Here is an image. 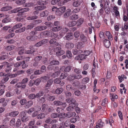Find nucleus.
<instances>
[{"mask_svg": "<svg viewBox=\"0 0 128 128\" xmlns=\"http://www.w3.org/2000/svg\"><path fill=\"white\" fill-rule=\"evenodd\" d=\"M52 31H52L49 30L48 31L46 30L42 32L41 34V35H43L44 36H54V38H57L58 36V34H55Z\"/></svg>", "mask_w": 128, "mask_h": 128, "instance_id": "f257e3e1", "label": "nucleus"}, {"mask_svg": "<svg viewBox=\"0 0 128 128\" xmlns=\"http://www.w3.org/2000/svg\"><path fill=\"white\" fill-rule=\"evenodd\" d=\"M27 113L26 111L25 110L22 112L20 114V116L22 117V121L23 122H26L29 120L28 117L26 115Z\"/></svg>", "mask_w": 128, "mask_h": 128, "instance_id": "f03ea898", "label": "nucleus"}, {"mask_svg": "<svg viewBox=\"0 0 128 128\" xmlns=\"http://www.w3.org/2000/svg\"><path fill=\"white\" fill-rule=\"evenodd\" d=\"M26 8H14L13 10H11L12 13H16L18 12V16H20L23 14ZM29 10V8H27Z\"/></svg>", "mask_w": 128, "mask_h": 128, "instance_id": "7ed1b4c3", "label": "nucleus"}, {"mask_svg": "<svg viewBox=\"0 0 128 128\" xmlns=\"http://www.w3.org/2000/svg\"><path fill=\"white\" fill-rule=\"evenodd\" d=\"M55 52H56V55L58 56L63 55L65 53V52L61 50L60 47H57L55 50Z\"/></svg>", "mask_w": 128, "mask_h": 128, "instance_id": "20e7f679", "label": "nucleus"}, {"mask_svg": "<svg viewBox=\"0 0 128 128\" xmlns=\"http://www.w3.org/2000/svg\"><path fill=\"white\" fill-rule=\"evenodd\" d=\"M68 29L66 28H63L60 32V35H58L57 38H60L62 37L67 32Z\"/></svg>", "mask_w": 128, "mask_h": 128, "instance_id": "39448f33", "label": "nucleus"}, {"mask_svg": "<svg viewBox=\"0 0 128 128\" xmlns=\"http://www.w3.org/2000/svg\"><path fill=\"white\" fill-rule=\"evenodd\" d=\"M37 4L38 5V7L40 8H46V2L39 0L37 2Z\"/></svg>", "mask_w": 128, "mask_h": 128, "instance_id": "423d86ee", "label": "nucleus"}, {"mask_svg": "<svg viewBox=\"0 0 128 128\" xmlns=\"http://www.w3.org/2000/svg\"><path fill=\"white\" fill-rule=\"evenodd\" d=\"M54 104L56 106L61 105V106L64 108H65L66 106V104L65 102L63 103L58 100L55 101L54 102Z\"/></svg>", "mask_w": 128, "mask_h": 128, "instance_id": "0eeeda50", "label": "nucleus"}, {"mask_svg": "<svg viewBox=\"0 0 128 128\" xmlns=\"http://www.w3.org/2000/svg\"><path fill=\"white\" fill-rule=\"evenodd\" d=\"M53 82V80L52 79L48 80L45 85V89L48 91H49L50 88V86L52 85Z\"/></svg>", "mask_w": 128, "mask_h": 128, "instance_id": "6e6552de", "label": "nucleus"}, {"mask_svg": "<svg viewBox=\"0 0 128 128\" xmlns=\"http://www.w3.org/2000/svg\"><path fill=\"white\" fill-rule=\"evenodd\" d=\"M71 67L70 66H68L66 67L64 66L61 67L60 70L62 71H64L66 72H68L70 70Z\"/></svg>", "mask_w": 128, "mask_h": 128, "instance_id": "1a4fd4ad", "label": "nucleus"}, {"mask_svg": "<svg viewBox=\"0 0 128 128\" xmlns=\"http://www.w3.org/2000/svg\"><path fill=\"white\" fill-rule=\"evenodd\" d=\"M55 70V72L52 75V76L53 77L58 76L60 73L59 68L58 67H56Z\"/></svg>", "mask_w": 128, "mask_h": 128, "instance_id": "9d476101", "label": "nucleus"}, {"mask_svg": "<svg viewBox=\"0 0 128 128\" xmlns=\"http://www.w3.org/2000/svg\"><path fill=\"white\" fill-rule=\"evenodd\" d=\"M56 14L60 15L63 13L65 10V8H56Z\"/></svg>", "mask_w": 128, "mask_h": 128, "instance_id": "9b49d317", "label": "nucleus"}, {"mask_svg": "<svg viewBox=\"0 0 128 128\" xmlns=\"http://www.w3.org/2000/svg\"><path fill=\"white\" fill-rule=\"evenodd\" d=\"M40 37V36H36L33 35L32 36H28L26 38L29 40L34 41L36 40L38 38H39Z\"/></svg>", "mask_w": 128, "mask_h": 128, "instance_id": "f8f14e48", "label": "nucleus"}, {"mask_svg": "<svg viewBox=\"0 0 128 128\" xmlns=\"http://www.w3.org/2000/svg\"><path fill=\"white\" fill-rule=\"evenodd\" d=\"M63 91V88H57L55 90H53L52 91V92L54 94H60L62 93Z\"/></svg>", "mask_w": 128, "mask_h": 128, "instance_id": "ddd939ff", "label": "nucleus"}, {"mask_svg": "<svg viewBox=\"0 0 128 128\" xmlns=\"http://www.w3.org/2000/svg\"><path fill=\"white\" fill-rule=\"evenodd\" d=\"M66 101L68 103H70V104H76V100L73 98H69L66 99Z\"/></svg>", "mask_w": 128, "mask_h": 128, "instance_id": "4468645a", "label": "nucleus"}, {"mask_svg": "<svg viewBox=\"0 0 128 128\" xmlns=\"http://www.w3.org/2000/svg\"><path fill=\"white\" fill-rule=\"evenodd\" d=\"M73 38V36L72 33H70L68 34L64 37V39L69 40L72 39Z\"/></svg>", "mask_w": 128, "mask_h": 128, "instance_id": "2eb2a0df", "label": "nucleus"}, {"mask_svg": "<svg viewBox=\"0 0 128 128\" xmlns=\"http://www.w3.org/2000/svg\"><path fill=\"white\" fill-rule=\"evenodd\" d=\"M4 65H6L7 68L6 70V72H9L12 69L10 67L11 65L8 64V63L6 62H4Z\"/></svg>", "mask_w": 128, "mask_h": 128, "instance_id": "dca6fc26", "label": "nucleus"}, {"mask_svg": "<svg viewBox=\"0 0 128 128\" xmlns=\"http://www.w3.org/2000/svg\"><path fill=\"white\" fill-rule=\"evenodd\" d=\"M125 10H124V17L123 18V20L125 22L128 21V10L127 9L126 10V11H127V13L126 12V13L125 12Z\"/></svg>", "mask_w": 128, "mask_h": 128, "instance_id": "f3484780", "label": "nucleus"}, {"mask_svg": "<svg viewBox=\"0 0 128 128\" xmlns=\"http://www.w3.org/2000/svg\"><path fill=\"white\" fill-rule=\"evenodd\" d=\"M75 105L76 104H70L69 106L66 108V110L68 111H73L74 109Z\"/></svg>", "mask_w": 128, "mask_h": 128, "instance_id": "a211bd4d", "label": "nucleus"}, {"mask_svg": "<svg viewBox=\"0 0 128 128\" xmlns=\"http://www.w3.org/2000/svg\"><path fill=\"white\" fill-rule=\"evenodd\" d=\"M47 28L45 26H39L35 28V30L38 31H41L46 30Z\"/></svg>", "mask_w": 128, "mask_h": 128, "instance_id": "6ab92c4d", "label": "nucleus"}, {"mask_svg": "<svg viewBox=\"0 0 128 128\" xmlns=\"http://www.w3.org/2000/svg\"><path fill=\"white\" fill-rule=\"evenodd\" d=\"M118 8H112V9L111 10L112 12H114L117 18L118 17H119L120 16L118 10Z\"/></svg>", "mask_w": 128, "mask_h": 128, "instance_id": "aec40b11", "label": "nucleus"}, {"mask_svg": "<svg viewBox=\"0 0 128 128\" xmlns=\"http://www.w3.org/2000/svg\"><path fill=\"white\" fill-rule=\"evenodd\" d=\"M80 0H74L72 4L73 6L76 7L79 6L80 3Z\"/></svg>", "mask_w": 128, "mask_h": 128, "instance_id": "412c9836", "label": "nucleus"}, {"mask_svg": "<svg viewBox=\"0 0 128 128\" xmlns=\"http://www.w3.org/2000/svg\"><path fill=\"white\" fill-rule=\"evenodd\" d=\"M97 83V80L96 79L94 80V92H95L96 93H98L99 92V90L98 89H96V85Z\"/></svg>", "mask_w": 128, "mask_h": 128, "instance_id": "4be33fe9", "label": "nucleus"}, {"mask_svg": "<svg viewBox=\"0 0 128 128\" xmlns=\"http://www.w3.org/2000/svg\"><path fill=\"white\" fill-rule=\"evenodd\" d=\"M76 114L74 112H68L67 113V117L70 118L72 116H76Z\"/></svg>", "mask_w": 128, "mask_h": 128, "instance_id": "5701e85b", "label": "nucleus"}, {"mask_svg": "<svg viewBox=\"0 0 128 128\" xmlns=\"http://www.w3.org/2000/svg\"><path fill=\"white\" fill-rule=\"evenodd\" d=\"M110 99L112 101H114L115 99H116L118 98V96L115 94H110Z\"/></svg>", "mask_w": 128, "mask_h": 128, "instance_id": "b1692460", "label": "nucleus"}, {"mask_svg": "<svg viewBox=\"0 0 128 128\" xmlns=\"http://www.w3.org/2000/svg\"><path fill=\"white\" fill-rule=\"evenodd\" d=\"M19 112L18 111H14L10 113L9 114L10 116L13 117H15L17 116L19 114Z\"/></svg>", "mask_w": 128, "mask_h": 128, "instance_id": "393cba45", "label": "nucleus"}, {"mask_svg": "<svg viewBox=\"0 0 128 128\" xmlns=\"http://www.w3.org/2000/svg\"><path fill=\"white\" fill-rule=\"evenodd\" d=\"M62 26H58L56 27H54L52 29V30L53 32H56L59 30L62 29Z\"/></svg>", "mask_w": 128, "mask_h": 128, "instance_id": "a878e982", "label": "nucleus"}, {"mask_svg": "<svg viewBox=\"0 0 128 128\" xmlns=\"http://www.w3.org/2000/svg\"><path fill=\"white\" fill-rule=\"evenodd\" d=\"M79 117L78 116H77L75 118H72L70 119V122L72 123H74L77 121L79 120Z\"/></svg>", "mask_w": 128, "mask_h": 128, "instance_id": "bb28decb", "label": "nucleus"}, {"mask_svg": "<svg viewBox=\"0 0 128 128\" xmlns=\"http://www.w3.org/2000/svg\"><path fill=\"white\" fill-rule=\"evenodd\" d=\"M104 44L105 46L107 48H108L110 44V42L106 39L104 40Z\"/></svg>", "mask_w": 128, "mask_h": 128, "instance_id": "cd10ccee", "label": "nucleus"}, {"mask_svg": "<svg viewBox=\"0 0 128 128\" xmlns=\"http://www.w3.org/2000/svg\"><path fill=\"white\" fill-rule=\"evenodd\" d=\"M84 19L82 18L79 19L76 22V24L78 26H80L83 24L84 22Z\"/></svg>", "mask_w": 128, "mask_h": 128, "instance_id": "c85d7f7f", "label": "nucleus"}, {"mask_svg": "<svg viewBox=\"0 0 128 128\" xmlns=\"http://www.w3.org/2000/svg\"><path fill=\"white\" fill-rule=\"evenodd\" d=\"M104 56L106 60H108L110 58V54L108 52H104Z\"/></svg>", "mask_w": 128, "mask_h": 128, "instance_id": "c756f323", "label": "nucleus"}, {"mask_svg": "<svg viewBox=\"0 0 128 128\" xmlns=\"http://www.w3.org/2000/svg\"><path fill=\"white\" fill-rule=\"evenodd\" d=\"M105 34L109 40H112V36L109 32L106 31L105 33Z\"/></svg>", "mask_w": 128, "mask_h": 128, "instance_id": "7c9ffc66", "label": "nucleus"}, {"mask_svg": "<svg viewBox=\"0 0 128 128\" xmlns=\"http://www.w3.org/2000/svg\"><path fill=\"white\" fill-rule=\"evenodd\" d=\"M26 2L25 0H17L15 2V3L18 5H22L25 3Z\"/></svg>", "mask_w": 128, "mask_h": 128, "instance_id": "2f4dec72", "label": "nucleus"}, {"mask_svg": "<svg viewBox=\"0 0 128 128\" xmlns=\"http://www.w3.org/2000/svg\"><path fill=\"white\" fill-rule=\"evenodd\" d=\"M71 14V10L70 8H68L66 10V12L64 15V16L65 18H66L69 16Z\"/></svg>", "mask_w": 128, "mask_h": 128, "instance_id": "473e14b6", "label": "nucleus"}, {"mask_svg": "<svg viewBox=\"0 0 128 128\" xmlns=\"http://www.w3.org/2000/svg\"><path fill=\"white\" fill-rule=\"evenodd\" d=\"M58 61L55 60H53L52 58H51L50 64L53 65H57L59 64Z\"/></svg>", "mask_w": 128, "mask_h": 128, "instance_id": "72a5a7b5", "label": "nucleus"}, {"mask_svg": "<svg viewBox=\"0 0 128 128\" xmlns=\"http://www.w3.org/2000/svg\"><path fill=\"white\" fill-rule=\"evenodd\" d=\"M51 59L48 60L46 58H44L43 62L45 64H50Z\"/></svg>", "mask_w": 128, "mask_h": 128, "instance_id": "f704fd0d", "label": "nucleus"}, {"mask_svg": "<svg viewBox=\"0 0 128 128\" xmlns=\"http://www.w3.org/2000/svg\"><path fill=\"white\" fill-rule=\"evenodd\" d=\"M106 121L107 124L110 123V125L112 126V123L114 122V121L113 120V118L112 117H110L109 120H106Z\"/></svg>", "mask_w": 128, "mask_h": 128, "instance_id": "c9c22d12", "label": "nucleus"}, {"mask_svg": "<svg viewBox=\"0 0 128 128\" xmlns=\"http://www.w3.org/2000/svg\"><path fill=\"white\" fill-rule=\"evenodd\" d=\"M66 46L68 48H72L74 47V45L72 43L68 42L66 43Z\"/></svg>", "mask_w": 128, "mask_h": 128, "instance_id": "e433bc0d", "label": "nucleus"}, {"mask_svg": "<svg viewBox=\"0 0 128 128\" xmlns=\"http://www.w3.org/2000/svg\"><path fill=\"white\" fill-rule=\"evenodd\" d=\"M76 24V22L75 21H71L69 22L68 25L70 27L74 26H75Z\"/></svg>", "mask_w": 128, "mask_h": 128, "instance_id": "4c0bfd02", "label": "nucleus"}, {"mask_svg": "<svg viewBox=\"0 0 128 128\" xmlns=\"http://www.w3.org/2000/svg\"><path fill=\"white\" fill-rule=\"evenodd\" d=\"M16 120L14 118H13L11 120L10 125L11 128H13L14 126Z\"/></svg>", "mask_w": 128, "mask_h": 128, "instance_id": "58836bf2", "label": "nucleus"}, {"mask_svg": "<svg viewBox=\"0 0 128 128\" xmlns=\"http://www.w3.org/2000/svg\"><path fill=\"white\" fill-rule=\"evenodd\" d=\"M18 49L19 50L18 52V54H22L24 53L25 52V50L24 48L21 47H19L18 48Z\"/></svg>", "mask_w": 128, "mask_h": 128, "instance_id": "ea45409f", "label": "nucleus"}, {"mask_svg": "<svg viewBox=\"0 0 128 128\" xmlns=\"http://www.w3.org/2000/svg\"><path fill=\"white\" fill-rule=\"evenodd\" d=\"M84 46V43L79 42L77 45V48L78 49H80L83 47Z\"/></svg>", "mask_w": 128, "mask_h": 128, "instance_id": "a19ab883", "label": "nucleus"}, {"mask_svg": "<svg viewBox=\"0 0 128 128\" xmlns=\"http://www.w3.org/2000/svg\"><path fill=\"white\" fill-rule=\"evenodd\" d=\"M67 117V113L66 114L64 113H62L59 114V118L60 119L62 118H64Z\"/></svg>", "mask_w": 128, "mask_h": 128, "instance_id": "79ce46f5", "label": "nucleus"}, {"mask_svg": "<svg viewBox=\"0 0 128 128\" xmlns=\"http://www.w3.org/2000/svg\"><path fill=\"white\" fill-rule=\"evenodd\" d=\"M70 19L72 20H76L78 18V16L76 14H74L72 15L70 17Z\"/></svg>", "mask_w": 128, "mask_h": 128, "instance_id": "37998d69", "label": "nucleus"}, {"mask_svg": "<svg viewBox=\"0 0 128 128\" xmlns=\"http://www.w3.org/2000/svg\"><path fill=\"white\" fill-rule=\"evenodd\" d=\"M45 114H44L41 113L38 114L37 118L38 119H41L45 117Z\"/></svg>", "mask_w": 128, "mask_h": 128, "instance_id": "c03bdc74", "label": "nucleus"}, {"mask_svg": "<svg viewBox=\"0 0 128 128\" xmlns=\"http://www.w3.org/2000/svg\"><path fill=\"white\" fill-rule=\"evenodd\" d=\"M66 54V56L68 58H70L72 57V55L71 52L69 50L67 51Z\"/></svg>", "mask_w": 128, "mask_h": 128, "instance_id": "a18cd8bd", "label": "nucleus"}, {"mask_svg": "<svg viewBox=\"0 0 128 128\" xmlns=\"http://www.w3.org/2000/svg\"><path fill=\"white\" fill-rule=\"evenodd\" d=\"M56 40L54 39H52L50 40L49 42L51 44H52L55 43V44L56 46H58L59 44L58 42H56Z\"/></svg>", "mask_w": 128, "mask_h": 128, "instance_id": "49530a36", "label": "nucleus"}, {"mask_svg": "<svg viewBox=\"0 0 128 128\" xmlns=\"http://www.w3.org/2000/svg\"><path fill=\"white\" fill-rule=\"evenodd\" d=\"M21 124V122L20 119L19 118L17 120V121L16 122V126L18 127H19V126H20Z\"/></svg>", "mask_w": 128, "mask_h": 128, "instance_id": "de8ad7c7", "label": "nucleus"}, {"mask_svg": "<svg viewBox=\"0 0 128 128\" xmlns=\"http://www.w3.org/2000/svg\"><path fill=\"white\" fill-rule=\"evenodd\" d=\"M48 12L47 11L43 12H42L40 14V16L41 17H44L45 16H46L48 14Z\"/></svg>", "mask_w": 128, "mask_h": 128, "instance_id": "09e8293b", "label": "nucleus"}, {"mask_svg": "<svg viewBox=\"0 0 128 128\" xmlns=\"http://www.w3.org/2000/svg\"><path fill=\"white\" fill-rule=\"evenodd\" d=\"M108 99L107 98H106L102 101V104L103 106H105L108 102Z\"/></svg>", "mask_w": 128, "mask_h": 128, "instance_id": "8fccbe9b", "label": "nucleus"}, {"mask_svg": "<svg viewBox=\"0 0 128 128\" xmlns=\"http://www.w3.org/2000/svg\"><path fill=\"white\" fill-rule=\"evenodd\" d=\"M82 51L80 50H79V51L78 50L76 49H75L73 50V54L74 55H76L77 54L80 53H82Z\"/></svg>", "mask_w": 128, "mask_h": 128, "instance_id": "3c124183", "label": "nucleus"}, {"mask_svg": "<svg viewBox=\"0 0 128 128\" xmlns=\"http://www.w3.org/2000/svg\"><path fill=\"white\" fill-rule=\"evenodd\" d=\"M15 48V46L12 45L7 46L6 49L8 50H10L14 49Z\"/></svg>", "mask_w": 128, "mask_h": 128, "instance_id": "603ef678", "label": "nucleus"}, {"mask_svg": "<svg viewBox=\"0 0 128 128\" xmlns=\"http://www.w3.org/2000/svg\"><path fill=\"white\" fill-rule=\"evenodd\" d=\"M67 78L68 80L70 81H72L75 79L74 74H72L69 76Z\"/></svg>", "mask_w": 128, "mask_h": 128, "instance_id": "864d4df0", "label": "nucleus"}, {"mask_svg": "<svg viewBox=\"0 0 128 128\" xmlns=\"http://www.w3.org/2000/svg\"><path fill=\"white\" fill-rule=\"evenodd\" d=\"M67 76V74L66 73H63L61 74L60 76V78L61 79L65 78Z\"/></svg>", "mask_w": 128, "mask_h": 128, "instance_id": "5fc2aeb1", "label": "nucleus"}, {"mask_svg": "<svg viewBox=\"0 0 128 128\" xmlns=\"http://www.w3.org/2000/svg\"><path fill=\"white\" fill-rule=\"evenodd\" d=\"M22 26V24H18L15 25L13 27V29H15L16 28H18Z\"/></svg>", "mask_w": 128, "mask_h": 128, "instance_id": "6e6d98bb", "label": "nucleus"}, {"mask_svg": "<svg viewBox=\"0 0 128 128\" xmlns=\"http://www.w3.org/2000/svg\"><path fill=\"white\" fill-rule=\"evenodd\" d=\"M34 5V4L32 2H29L26 3L25 5V7H32Z\"/></svg>", "mask_w": 128, "mask_h": 128, "instance_id": "4d7b16f0", "label": "nucleus"}, {"mask_svg": "<svg viewBox=\"0 0 128 128\" xmlns=\"http://www.w3.org/2000/svg\"><path fill=\"white\" fill-rule=\"evenodd\" d=\"M120 26V24H115L114 25V29L115 31H118L119 30V26Z\"/></svg>", "mask_w": 128, "mask_h": 128, "instance_id": "13d9d810", "label": "nucleus"}, {"mask_svg": "<svg viewBox=\"0 0 128 128\" xmlns=\"http://www.w3.org/2000/svg\"><path fill=\"white\" fill-rule=\"evenodd\" d=\"M66 89L68 90H74L75 88L74 87H72V86L70 85H68L66 86Z\"/></svg>", "mask_w": 128, "mask_h": 128, "instance_id": "bf43d9fd", "label": "nucleus"}, {"mask_svg": "<svg viewBox=\"0 0 128 128\" xmlns=\"http://www.w3.org/2000/svg\"><path fill=\"white\" fill-rule=\"evenodd\" d=\"M59 114L57 113H53L51 114V117L52 118H55L57 117L59 118Z\"/></svg>", "mask_w": 128, "mask_h": 128, "instance_id": "052dcab7", "label": "nucleus"}, {"mask_svg": "<svg viewBox=\"0 0 128 128\" xmlns=\"http://www.w3.org/2000/svg\"><path fill=\"white\" fill-rule=\"evenodd\" d=\"M41 82V80L39 78H38L36 79L34 82V84L36 85H38Z\"/></svg>", "mask_w": 128, "mask_h": 128, "instance_id": "680f3d73", "label": "nucleus"}, {"mask_svg": "<svg viewBox=\"0 0 128 128\" xmlns=\"http://www.w3.org/2000/svg\"><path fill=\"white\" fill-rule=\"evenodd\" d=\"M10 21V19L9 18H7L3 20L2 22L3 23H7Z\"/></svg>", "mask_w": 128, "mask_h": 128, "instance_id": "e2e57ef3", "label": "nucleus"}, {"mask_svg": "<svg viewBox=\"0 0 128 128\" xmlns=\"http://www.w3.org/2000/svg\"><path fill=\"white\" fill-rule=\"evenodd\" d=\"M124 74H122L121 76H118V79L119 80L120 82H121L124 80Z\"/></svg>", "mask_w": 128, "mask_h": 128, "instance_id": "0e129e2a", "label": "nucleus"}, {"mask_svg": "<svg viewBox=\"0 0 128 128\" xmlns=\"http://www.w3.org/2000/svg\"><path fill=\"white\" fill-rule=\"evenodd\" d=\"M36 97V95L34 94H31L28 96V98L31 99H33Z\"/></svg>", "mask_w": 128, "mask_h": 128, "instance_id": "69168bd1", "label": "nucleus"}, {"mask_svg": "<svg viewBox=\"0 0 128 128\" xmlns=\"http://www.w3.org/2000/svg\"><path fill=\"white\" fill-rule=\"evenodd\" d=\"M84 54L86 57L89 55L90 53V52L88 50H85L83 52Z\"/></svg>", "mask_w": 128, "mask_h": 128, "instance_id": "338daca9", "label": "nucleus"}, {"mask_svg": "<svg viewBox=\"0 0 128 128\" xmlns=\"http://www.w3.org/2000/svg\"><path fill=\"white\" fill-rule=\"evenodd\" d=\"M89 81V78H88L86 77L84 78L82 80L83 82H84V84H86Z\"/></svg>", "mask_w": 128, "mask_h": 128, "instance_id": "774afa93", "label": "nucleus"}]
</instances>
